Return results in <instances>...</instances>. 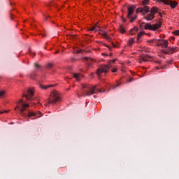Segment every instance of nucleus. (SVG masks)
Wrapping results in <instances>:
<instances>
[{"label": "nucleus", "mask_w": 179, "mask_h": 179, "mask_svg": "<svg viewBox=\"0 0 179 179\" xmlns=\"http://www.w3.org/2000/svg\"><path fill=\"white\" fill-rule=\"evenodd\" d=\"M83 89V95L77 94L78 97H82V96H92V94H97V93H106V90H103V89H97L96 86H92L87 84L82 85Z\"/></svg>", "instance_id": "nucleus-1"}, {"label": "nucleus", "mask_w": 179, "mask_h": 179, "mask_svg": "<svg viewBox=\"0 0 179 179\" xmlns=\"http://www.w3.org/2000/svg\"><path fill=\"white\" fill-rule=\"evenodd\" d=\"M156 69L159 70V69H160V68H159V67H156Z\"/></svg>", "instance_id": "nucleus-45"}, {"label": "nucleus", "mask_w": 179, "mask_h": 179, "mask_svg": "<svg viewBox=\"0 0 179 179\" xmlns=\"http://www.w3.org/2000/svg\"><path fill=\"white\" fill-rule=\"evenodd\" d=\"M58 101H61V96H59V94L57 91H53L49 97L48 103L55 104Z\"/></svg>", "instance_id": "nucleus-3"}, {"label": "nucleus", "mask_w": 179, "mask_h": 179, "mask_svg": "<svg viewBox=\"0 0 179 179\" xmlns=\"http://www.w3.org/2000/svg\"><path fill=\"white\" fill-rule=\"evenodd\" d=\"M99 31V34H101L102 36H104V38H106V40H108V41H110V37L107 36V32L100 29L98 31Z\"/></svg>", "instance_id": "nucleus-13"}, {"label": "nucleus", "mask_w": 179, "mask_h": 179, "mask_svg": "<svg viewBox=\"0 0 179 179\" xmlns=\"http://www.w3.org/2000/svg\"><path fill=\"white\" fill-rule=\"evenodd\" d=\"M136 8V6L133 5L128 7L127 8L128 13H127V19H130L131 23H132V22H134L135 19H136V15H133L134 13H135Z\"/></svg>", "instance_id": "nucleus-4"}, {"label": "nucleus", "mask_w": 179, "mask_h": 179, "mask_svg": "<svg viewBox=\"0 0 179 179\" xmlns=\"http://www.w3.org/2000/svg\"><path fill=\"white\" fill-rule=\"evenodd\" d=\"M119 31H120V33H122V34H124V33H125V29L124 28V27H122V25L120 26Z\"/></svg>", "instance_id": "nucleus-21"}, {"label": "nucleus", "mask_w": 179, "mask_h": 179, "mask_svg": "<svg viewBox=\"0 0 179 179\" xmlns=\"http://www.w3.org/2000/svg\"><path fill=\"white\" fill-rule=\"evenodd\" d=\"M155 64H159V65H160V64H162V62H160V61H155Z\"/></svg>", "instance_id": "nucleus-39"}, {"label": "nucleus", "mask_w": 179, "mask_h": 179, "mask_svg": "<svg viewBox=\"0 0 179 179\" xmlns=\"http://www.w3.org/2000/svg\"><path fill=\"white\" fill-rule=\"evenodd\" d=\"M73 78H75V79H76V80L78 82H80V77L82 76L79 73H74L73 75Z\"/></svg>", "instance_id": "nucleus-20"}, {"label": "nucleus", "mask_w": 179, "mask_h": 179, "mask_svg": "<svg viewBox=\"0 0 179 179\" xmlns=\"http://www.w3.org/2000/svg\"><path fill=\"white\" fill-rule=\"evenodd\" d=\"M115 61H117V59H113V60H111V62H115Z\"/></svg>", "instance_id": "nucleus-42"}, {"label": "nucleus", "mask_w": 179, "mask_h": 179, "mask_svg": "<svg viewBox=\"0 0 179 179\" xmlns=\"http://www.w3.org/2000/svg\"><path fill=\"white\" fill-rule=\"evenodd\" d=\"M134 78L131 77L130 78H129L127 82L131 83V82H134Z\"/></svg>", "instance_id": "nucleus-34"}, {"label": "nucleus", "mask_w": 179, "mask_h": 179, "mask_svg": "<svg viewBox=\"0 0 179 179\" xmlns=\"http://www.w3.org/2000/svg\"><path fill=\"white\" fill-rule=\"evenodd\" d=\"M149 3V0H143V5H148Z\"/></svg>", "instance_id": "nucleus-27"}, {"label": "nucleus", "mask_w": 179, "mask_h": 179, "mask_svg": "<svg viewBox=\"0 0 179 179\" xmlns=\"http://www.w3.org/2000/svg\"><path fill=\"white\" fill-rule=\"evenodd\" d=\"M91 75H94V73H92V74Z\"/></svg>", "instance_id": "nucleus-50"}, {"label": "nucleus", "mask_w": 179, "mask_h": 179, "mask_svg": "<svg viewBox=\"0 0 179 179\" xmlns=\"http://www.w3.org/2000/svg\"><path fill=\"white\" fill-rule=\"evenodd\" d=\"M27 112L28 113H27L26 118H27V117L29 118H30L31 117H37L38 115V114H41V113H40V112L36 113V112H34L33 110H27Z\"/></svg>", "instance_id": "nucleus-11"}, {"label": "nucleus", "mask_w": 179, "mask_h": 179, "mask_svg": "<svg viewBox=\"0 0 179 179\" xmlns=\"http://www.w3.org/2000/svg\"><path fill=\"white\" fill-rule=\"evenodd\" d=\"M76 52L77 54H82V52H83V50H82V49H79V50H76Z\"/></svg>", "instance_id": "nucleus-30"}, {"label": "nucleus", "mask_w": 179, "mask_h": 179, "mask_svg": "<svg viewBox=\"0 0 179 179\" xmlns=\"http://www.w3.org/2000/svg\"><path fill=\"white\" fill-rule=\"evenodd\" d=\"M94 98H96V96H94Z\"/></svg>", "instance_id": "nucleus-51"}, {"label": "nucleus", "mask_w": 179, "mask_h": 179, "mask_svg": "<svg viewBox=\"0 0 179 179\" xmlns=\"http://www.w3.org/2000/svg\"><path fill=\"white\" fill-rule=\"evenodd\" d=\"M52 66H53L52 63H48V64H47V68H51Z\"/></svg>", "instance_id": "nucleus-32"}, {"label": "nucleus", "mask_w": 179, "mask_h": 179, "mask_svg": "<svg viewBox=\"0 0 179 179\" xmlns=\"http://www.w3.org/2000/svg\"><path fill=\"white\" fill-rule=\"evenodd\" d=\"M34 66H35L36 69H40V68H41V66L40 64H38V63H37V62L34 63Z\"/></svg>", "instance_id": "nucleus-24"}, {"label": "nucleus", "mask_w": 179, "mask_h": 179, "mask_svg": "<svg viewBox=\"0 0 179 179\" xmlns=\"http://www.w3.org/2000/svg\"><path fill=\"white\" fill-rule=\"evenodd\" d=\"M99 30H100V27L97 26V24L92 26L89 29L90 31H95V33L99 31Z\"/></svg>", "instance_id": "nucleus-15"}, {"label": "nucleus", "mask_w": 179, "mask_h": 179, "mask_svg": "<svg viewBox=\"0 0 179 179\" xmlns=\"http://www.w3.org/2000/svg\"><path fill=\"white\" fill-rule=\"evenodd\" d=\"M58 52H59V51L57 50L55 52V54H58Z\"/></svg>", "instance_id": "nucleus-44"}, {"label": "nucleus", "mask_w": 179, "mask_h": 179, "mask_svg": "<svg viewBox=\"0 0 179 179\" xmlns=\"http://www.w3.org/2000/svg\"><path fill=\"white\" fill-rule=\"evenodd\" d=\"M148 43H156V40H155V39L150 40V41H148Z\"/></svg>", "instance_id": "nucleus-35"}, {"label": "nucleus", "mask_w": 179, "mask_h": 179, "mask_svg": "<svg viewBox=\"0 0 179 179\" xmlns=\"http://www.w3.org/2000/svg\"><path fill=\"white\" fill-rule=\"evenodd\" d=\"M162 69H164V67H162Z\"/></svg>", "instance_id": "nucleus-48"}, {"label": "nucleus", "mask_w": 179, "mask_h": 179, "mask_svg": "<svg viewBox=\"0 0 179 179\" xmlns=\"http://www.w3.org/2000/svg\"><path fill=\"white\" fill-rule=\"evenodd\" d=\"M40 117H41V115H38V116H37V118H40Z\"/></svg>", "instance_id": "nucleus-46"}, {"label": "nucleus", "mask_w": 179, "mask_h": 179, "mask_svg": "<svg viewBox=\"0 0 179 179\" xmlns=\"http://www.w3.org/2000/svg\"><path fill=\"white\" fill-rule=\"evenodd\" d=\"M151 58H152V56H150L149 55H143L141 57L139 63L142 64V62H148V61H149V59H151Z\"/></svg>", "instance_id": "nucleus-10"}, {"label": "nucleus", "mask_w": 179, "mask_h": 179, "mask_svg": "<svg viewBox=\"0 0 179 179\" xmlns=\"http://www.w3.org/2000/svg\"><path fill=\"white\" fill-rule=\"evenodd\" d=\"M159 45H161L162 48H168L169 47V41H162V43L159 44Z\"/></svg>", "instance_id": "nucleus-16"}, {"label": "nucleus", "mask_w": 179, "mask_h": 179, "mask_svg": "<svg viewBox=\"0 0 179 179\" xmlns=\"http://www.w3.org/2000/svg\"><path fill=\"white\" fill-rule=\"evenodd\" d=\"M21 104H23V99H20L19 101H18V104L17 105V106L15 108V110L16 111V110H20V105Z\"/></svg>", "instance_id": "nucleus-19"}, {"label": "nucleus", "mask_w": 179, "mask_h": 179, "mask_svg": "<svg viewBox=\"0 0 179 179\" xmlns=\"http://www.w3.org/2000/svg\"><path fill=\"white\" fill-rule=\"evenodd\" d=\"M117 69H112V72L114 73H115V72H117Z\"/></svg>", "instance_id": "nucleus-37"}, {"label": "nucleus", "mask_w": 179, "mask_h": 179, "mask_svg": "<svg viewBox=\"0 0 179 179\" xmlns=\"http://www.w3.org/2000/svg\"><path fill=\"white\" fill-rule=\"evenodd\" d=\"M162 27V22H158L157 24H151L150 23L145 24V30H152L156 31L157 29H160Z\"/></svg>", "instance_id": "nucleus-5"}, {"label": "nucleus", "mask_w": 179, "mask_h": 179, "mask_svg": "<svg viewBox=\"0 0 179 179\" xmlns=\"http://www.w3.org/2000/svg\"><path fill=\"white\" fill-rule=\"evenodd\" d=\"M144 17L146 19V20H153V19H155V15L150 13Z\"/></svg>", "instance_id": "nucleus-17"}, {"label": "nucleus", "mask_w": 179, "mask_h": 179, "mask_svg": "<svg viewBox=\"0 0 179 179\" xmlns=\"http://www.w3.org/2000/svg\"><path fill=\"white\" fill-rule=\"evenodd\" d=\"M143 36V32L141 31L137 36V43H139V38Z\"/></svg>", "instance_id": "nucleus-23"}, {"label": "nucleus", "mask_w": 179, "mask_h": 179, "mask_svg": "<svg viewBox=\"0 0 179 179\" xmlns=\"http://www.w3.org/2000/svg\"><path fill=\"white\" fill-rule=\"evenodd\" d=\"M22 108L20 109V114L21 115H22V117H27V113H25L24 111H26V108L25 107H21Z\"/></svg>", "instance_id": "nucleus-14"}, {"label": "nucleus", "mask_w": 179, "mask_h": 179, "mask_svg": "<svg viewBox=\"0 0 179 179\" xmlns=\"http://www.w3.org/2000/svg\"><path fill=\"white\" fill-rule=\"evenodd\" d=\"M149 10V6H145L144 8H138L136 9V13H143V16H145L146 13H148Z\"/></svg>", "instance_id": "nucleus-7"}, {"label": "nucleus", "mask_w": 179, "mask_h": 179, "mask_svg": "<svg viewBox=\"0 0 179 179\" xmlns=\"http://www.w3.org/2000/svg\"><path fill=\"white\" fill-rule=\"evenodd\" d=\"M150 13H152L154 16L155 15H156V13H158L160 17H163V16L162 15V13L159 12V8L156 6L151 8Z\"/></svg>", "instance_id": "nucleus-12"}, {"label": "nucleus", "mask_w": 179, "mask_h": 179, "mask_svg": "<svg viewBox=\"0 0 179 179\" xmlns=\"http://www.w3.org/2000/svg\"><path fill=\"white\" fill-rule=\"evenodd\" d=\"M110 68H111V60H108V64L101 65L97 70H96V74L98 76H100L101 73L107 74L108 73V71L110 70Z\"/></svg>", "instance_id": "nucleus-2"}, {"label": "nucleus", "mask_w": 179, "mask_h": 179, "mask_svg": "<svg viewBox=\"0 0 179 179\" xmlns=\"http://www.w3.org/2000/svg\"><path fill=\"white\" fill-rule=\"evenodd\" d=\"M85 59H87V61H89V59H90V58H89V57H85Z\"/></svg>", "instance_id": "nucleus-41"}, {"label": "nucleus", "mask_w": 179, "mask_h": 179, "mask_svg": "<svg viewBox=\"0 0 179 179\" xmlns=\"http://www.w3.org/2000/svg\"><path fill=\"white\" fill-rule=\"evenodd\" d=\"M123 22H126V20H125V19H123Z\"/></svg>", "instance_id": "nucleus-47"}, {"label": "nucleus", "mask_w": 179, "mask_h": 179, "mask_svg": "<svg viewBox=\"0 0 179 179\" xmlns=\"http://www.w3.org/2000/svg\"><path fill=\"white\" fill-rule=\"evenodd\" d=\"M157 2H164V3H166V5H170V6L174 9L175 8H177V5H178V2L174 1L172 0H157Z\"/></svg>", "instance_id": "nucleus-6"}, {"label": "nucleus", "mask_w": 179, "mask_h": 179, "mask_svg": "<svg viewBox=\"0 0 179 179\" xmlns=\"http://www.w3.org/2000/svg\"><path fill=\"white\" fill-rule=\"evenodd\" d=\"M43 37H45V35H43Z\"/></svg>", "instance_id": "nucleus-49"}, {"label": "nucleus", "mask_w": 179, "mask_h": 179, "mask_svg": "<svg viewBox=\"0 0 179 179\" xmlns=\"http://www.w3.org/2000/svg\"><path fill=\"white\" fill-rule=\"evenodd\" d=\"M120 85L121 83L117 84L116 85H113L112 89H115L116 87H118Z\"/></svg>", "instance_id": "nucleus-31"}, {"label": "nucleus", "mask_w": 179, "mask_h": 179, "mask_svg": "<svg viewBox=\"0 0 179 179\" xmlns=\"http://www.w3.org/2000/svg\"><path fill=\"white\" fill-rule=\"evenodd\" d=\"M10 19H11V20H13V17H12V13H10Z\"/></svg>", "instance_id": "nucleus-40"}, {"label": "nucleus", "mask_w": 179, "mask_h": 179, "mask_svg": "<svg viewBox=\"0 0 179 179\" xmlns=\"http://www.w3.org/2000/svg\"><path fill=\"white\" fill-rule=\"evenodd\" d=\"M138 28L134 27V28H133V29H131L130 30V33H131V34H134V31H138Z\"/></svg>", "instance_id": "nucleus-26"}, {"label": "nucleus", "mask_w": 179, "mask_h": 179, "mask_svg": "<svg viewBox=\"0 0 179 179\" xmlns=\"http://www.w3.org/2000/svg\"><path fill=\"white\" fill-rule=\"evenodd\" d=\"M143 24H145V26H146V24H148V23L143 22L142 24H140V28L143 29ZM145 27H144V29H145Z\"/></svg>", "instance_id": "nucleus-29"}, {"label": "nucleus", "mask_w": 179, "mask_h": 179, "mask_svg": "<svg viewBox=\"0 0 179 179\" xmlns=\"http://www.w3.org/2000/svg\"><path fill=\"white\" fill-rule=\"evenodd\" d=\"M20 107H24L25 108H27V107H30V105H29V103H21Z\"/></svg>", "instance_id": "nucleus-25"}, {"label": "nucleus", "mask_w": 179, "mask_h": 179, "mask_svg": "<svg viewBox=\"0 0 179 179\" xmlns=\"http://www.w3.org/2000/svg\"><path fill=\"white\" fill-rule=\"evenodd\" d=\"M134 41H134V38H131L129 40V47H132V45L134 44Z\"/></svg>", "instance_id": "nucleus-22"}, {"label": "nucleus", "mask_w": 179, "mask_h": 179, "mask_svg": "<svg viewBox=\"0 0 179 179\" xmlns=\"http://www.w3.org/2000/svg\"><path fill=\"white\" fill-rule=\"evenodd\" d=\"M27 94H24L23 97H25L27 100H32L31 97L34 96V91L31 89H29L27 92Z\"/></svg>", "instance_id": "nucleus-8"}, {"label": "nucleus", "mask_w": 179, "mask_h": 179, "mask_svg": "<svg viewBox=\"0 0 179 179\" xmlns=\"http://www.w3.org/2000/svg\"><path fill=\"white\" fill-rule=\"evenodd\" d=\"M178 51V48H167L166 50H162L164 54H174Z\"/></svg>", "instance_id": "nucleus-9"}, {"label": "nucleus", "mask_w": 179, "mask_h": 179, "mask_svg": "<svg viewBox=\"0 0 179 179\" xmlns=\"http://www.w3.org/2000/svg\"><path fill=\"white\" fill-rule=\"evenodd\" d=\"M113 47H117V45H114V43H112Z\"/></svg>", "instance_id": "nucleus-43"}, {"label": "nucleus", "mask_w": 179, "mask_h": 179, "mask_svg": "<svg viewBox=\"0 0 179 179\" xmlns=\"http://www.w3.org/2000/svg\"><path fill=\"white\" fill-rule=\"evenodd\" d=\"M39 87H41V89H43V90H47V89H50V87H54V85H49L47 86H44L43 85H39Z\"/></svg>", "instance_id": "nucleus-18"}, {"label": "nucleus", "mask_w": 179, "mask_h": 179, "mask_svg": "<svg viewBox=\"0 0 179 179\" xmlns=\"http://www.w3.org/2000/svg\"><path fill=\"white\" fill-rule=\"evenodd\" d=\"M30 55H32V57H35L36 56V53L35 52H31L30 53Z\"/></svg>", "instance_id": "nucleus-38"}, {"label": "nucleus", "mask_w": 179, "mask_h": 179, "mask_svg": "<svg viewBox=\"0 0 179 179\" xmlns=\"http://www.w3.org/2000/svg\"><path fill=\"white\" fill-rule=\"evenodd\" d=\"M173 34H175L176 36H179V30H176L173 32Z\"/></svg>", "instance_id": "nucleus-33"}, {"label": "nucleus", "mask_w": 179, "mask_h": 179, "mask_svg": "<svg viewBox=\"0 0 179 179\" xmlns=\"http://www.w3.org/2000/svg\"><path fill=\"white\" fill-rule=\"evenodd\" d=\"M4 113H9V110L0 111V114H3Z\"/></svg>", "instance_id": "nucleus-36"}, {"label": "nucleus", "mask_w": 179, "mask_h": 179, "mask_svg": "<svg viewBox=\"0 0 179 179\" xmlns=\"http://www.w3.org/2000/svg\"><path fill=\"white\" fill-rule=\"evenodd\" d=\"M5 94V91H0V98L3 97Z\"/></svg>", "instance_id": "nucleus-28"}]
</instances>
